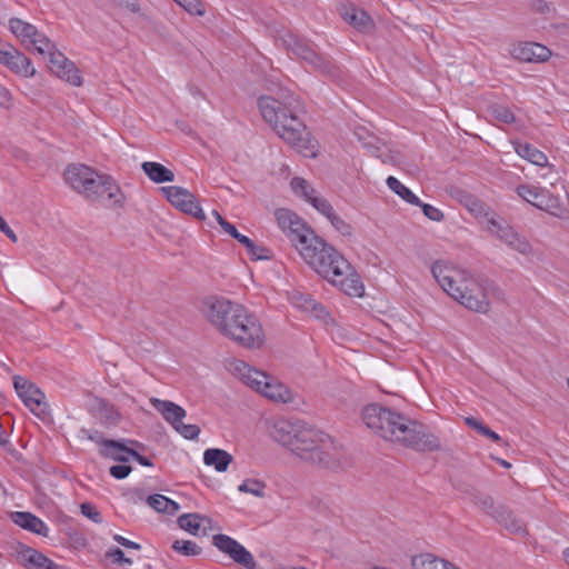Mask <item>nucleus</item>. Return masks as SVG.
Returning <instances> with one entry per match:
<instances>
[{"instance_id": "f257e3e1", "label": "nucleus", "mask_w": 569, "mask_h": 569, "mask_svg": "<svg viewBox=\"0 0 569 569\" xmlns=\"http://www.w3.org/2000/svg\"><path fill=\"white\" fill-rule=\"evenodd\" d=\"M361 419L368 429L386 441L421 453L442 450L440 438L428 426L379 403L367 405Z\"/></svg>"}, {"instance_id": "f03ea898", "label": "nucleus", "mask_w": 569, "mask_h": 569, "mask_svg": "<svg viewBox=\"0 0 569 569\" xmlns=\"http://www.w3.org/2000/svg\"><path fill=\"white\" fill-rule=\"evenodd\" d=\"M273 436L302 460L327 469L340 466V456L330 452V449H333L331 438L300 420L278 421Z\"/></svg>"}, {"instance_id": "7ed1b4c3", "label": "nucleus", "mask_w": 569, "mask_h": 569, "mask_svg": "<svg viewBox=\"0 0 569 569\" xmlns=\"http://www.w3.org/2000/svg\"><path fill=\"white\" fill-rule=\"evenodd\" d=\"M262 118L277 134L305 157H316L318 143L312 140L303 121L283 102L262 96L258 100Z\"/></svg>"}, {"instance_id": "20e7f679", "label": "nucleus", "mask_w": 569, "mask_h": 569, "mask_svg": "<svg viewBox=\"0 0 569 569\" xmlns=\"http://www.w3.org/2000/svg\"><path fill=\"white\" fill-rule=\"evenodd\" d=\"M431 273L442 290L465 308L487 313L490 302L481 283L475 278L467 277L449 261L437 260L431 266Z\"/></svg>"}, {"instance_id": "39448f33", "label": "nucleus", "mask_w": 569, "mask_h": 569, "mask_svg": "<svg viewBox=\"0 0 569 569\" xmlns=\"http://www.w3.org/2000/svg\"><path fill=\"white\" fill-rule=\"evenodd\" d=\"M299 253L317 273L327 280L332 276H341L350 268L349 261L340 252L316 234L312 241L301 247Z\"/></svg>"}, {"instance_id": "423d86ee", "label": "nucleus", "mask_w": 569, "mask_h": 569, "mask_svg": "<svg viewBox=\"0 0 569 569\" xmlns=\"http://www.w3.org/2000/svg\"><path fill=\"white\" fill-rule=\"evenodd\" d=\"M230 371L251 389L270 400L281 403H287L292 400V393L288 387L274 381L267 373L251 368L242 360L232 361L230 363Z\"/></svg>"}, {"instance_id": "0eeeda50", "label": "nucleus", "mask_w": 569, "mask_h": 569, "mask_svg": "<svg viewBox=\"0 0 569 569\" xmlns=\"http://www.w3.org/2000/svg\"><path fill=\"white\" fill-rule=\"evenodd\" d=\"M244 310L243 306L218 296L206 298L202 307L207 320L224 337L232 330Z\"/></svg>"}, {"instance_id": "6e6552de", "label": "nucleus", "mask_w": 569, "mask_h": 569, "mask_svg": "<svg viewBox=\"0 0 569 569\" xmlns=\"http://www.w3.org/2000/svg\"><path fill=\"white\" fill-rule=\"evenodd\" d=\"M64 182L90 202L110 206L120 203L123 199L116 180H64Z\"/></svg>"}, {"instance_id": "1a4fd4ad", "label": "nucleus", "mask_w": 569, "mask_h": 569, "mask_svg": "<svg viewBox=\"0 0 569 569\" xmlns=\"http://www.w3.org/2000/svg\"><path fill=\"white\" fill-rule=\"evenodd\" d=\"M292 192L309 202L315 209L323 214L332 224V227L342 236H351L352 227L338 216L332 206L321 198L317 190L309 183V180H291Z\"/></svg>"}, {"instance_id": "9d476101", "label": "nucleus", "mask_w": 569, "mask_h": 569, "mask_svg": "<svg viewBox=\"0 0 569 569\" xmlns=\"http://www.w3.org/2000/svg\"><path fill=\"white\" fill-rule=\"evenodd\" d=\"M278 227L287 236L292 246L300 251L301 247L312 241L313 230L292 210L279 208L274 211Z\"/></svg>"}, {"instance_id": "9b49d317", "label": "nucleus", "mask_w": 569, "mask_h": 569, "mask_svg": "<svg viewBox=\"0 0 569 569\" xmlns=\"http://www.w3.org/2000/svg\"><path fill=\"white\" fill-rule=\"evenodd\" d=\"M226 337L248 349L260 348L264 342L262 325L257 316L247 309Z\"/></svg>"}, {"instance_id": "f8f14e48", "label": "nucleus", "mask_w": 569, "mask_h": 569, "mask_svg": "<svg viewBox=\"0 0 569 569\" xmlns=\"http://www.w3.org/2000/svg\"><path fill=\"white\" fill-rule=\"evenodd\" d=\"M353 136L369 154L380 159L382 163L400 166L402 160L400 152L392 150L387 142L377 137L367 127L360 124L356 126Z\"/></svg>"}, {"instance_id": "ddd939ff", "label": "nucleus", "mask_w": 569, "mask_h": 569, "mask_svg": "<svg viewBox=\"0 0 569 569\" xmlns=\"http://www.w3.org/2000/svg\"><path fill=\"white\" fill-rule=\"evenodd\" d=\"M9 30L26 48L33 47L37 52L44 54L46 51L54 49V43L38 29L19 18L9 19Z\"/></svg>"}, {"instance_id": "4468645a", "label": "nucleus", "mask_w": 569, "mask_h": 569, "mask_svg": "<svg viewBox=\"0 0 569 569\" xmlns=\"http://www.w3.org/2000/svg\"><path fill=\"white\" fill-rule=\"evenodd\" d=\"M158 191L179 211L190 214L200 221L206 219V214L199 201L188 189L178 186H168L158 188Z\"/></svg>"}, {"instance_id": "2eb2a0df", "label": "nucleus", "mask_w": 569, "mask_h": 569, "mask_svg": "<svg viewBox=\"0 0 569 569\" xmlns=\"http://www.w3.org/2000/svg\"><path fill=\"white\" fill-rule=\"evenodd\" d=\"M13 386L17 395L31 412L39 417L48 413L46 396L38 386L22 376L13 377Z\"/></svg>"}, {"instance_id": "dca6fc26", "label": "nucleus", "mask_w": 569, "mask_h": 569, "mask_svg": "<svg viewBox=\"0 0 569 569\" xmlns=\"http://www.w3.org/2000/svg\"><path fill=\"white\" fill-rule=\"evenodd\" d=\"M212 545L244 569H256L257 562L252 553L232 537L217 533L212 537Z\"/></svg>"}, {"instance_id": "f3484780", "label": "nucleus", "mask_w": 569, "mask_h": 569, "mask_svg": "<svg viewBox=\"0 0 569 569\" xmlns=\"http://www.w3.org/2000/svg\"><path fill=\"white\" fill-rule=\"evenodd\" d=\"M0 63L6 66L13 73L26 78L36 74V69L32 67L31 60L10 43L0 42Z\"/></svg>"}, {"instance_id": "a211bd4d", "label": "nucleus", "mask_w": 569, "mask_h": 569, "mask_svg": "<svg viewBox=\"0 0 569 569\" xmlns=\"http://www.w3.org/2000/svg\"><path fill=\"white\" fill-rule=\"evenodd\" d=\"M450 194L477 219L485 218L488 222L496 214L481 199L465 189L451 187Z\"/></svg>"}, {"instance_id": "6ab92c4d", "label": "nucleus", "mask_w": 569, "mask_h": 569, "mask_svg": "<svg viewBox=\"0 0 569 569\" xmlns=\"http://www.w3.org/2000/svg\"><path fill=\"white\" fill-rule=\"evenodd\" d=\"M328 281L335 286H339L349 297H362L365 292L361 278L355 272L351 264L347 272H343L341 276H332Z\"/></svg>"}, {"instance_id": "aec40b11", "label": "nucleus", "mask_w": 569, "mask_h": 569, "mask_svg": "<svg viewBox=\"0 0 569 569\" xmlns=\"http://www.w3.org/2000/svg\"><path fill=\"white\" fill-rule=\"evenodd\" d=\"M150 405L163 417V419L174 429L187 416L186 410L170 401L159 398H150Z\"/></svg>"}, {"instance_id": "412c9836", "label": "nucleus", "mask_w": 569, "mask_h": 569, "mask_svg": "<svg viewBox=\"0 0 569 569\" xmlns=\"http://www.w3.org/2000/svg\"><path fill=\"white\" fill-rule=\"evenodd\" d=\"M126 443H130L136 447H142V443L137 440H109L106 442V448L99 449V453L104 458L126 463L129 461V451L131 450V448L127 447Z\"/></svg>"}, {"instance_id": "4be33fe9", "label": "nucleus", "mask_w": 569, "mask_h": 569, "mask_svg": "<svg viewBox=\"0 0 569 569\" xmlns=\"http://www.w3.org/2000/svg\"><path fill=\"white\" fill-rule=\"evenodd\" d=\"M11 519L17 526L21 527L22 529H26L39 536H48V526L40 518H38L31 512L16 511L11 515Z\"/></svg>"}, {"instance_id": "5701e85b", "label": "nucleus", "mask_w": 569, "mask_h": 569, "mask_svg": "<svg viewBox=\"0 0 569 569\" xmlns=\"http://www.w3.org/2000/svg\"><path fill=\"white\" fill-rule=\"evenodd\" d=\"M341 16L346 22L361 32H368L375 28L372 18L362 9L351 7L349 9H345V11L341 12Z\"/></svg>"}, {"instance_id": "b1692460", "label": "nucleus", "mask_w": 569, "mask_h": 569, "mask_svg": "<svg viewBox=\"0 0 569 569\" xmlns=\"http://www.w3.org/2000/svg\"><path fill=\"white\" fill-rule=\"evenodd\" d=\"M232 460V455L223 449L209 448L203 452L204 465L213 467L218 472L227 471Z\"/></svg>"}, {"instance_id": "393cba45", "label": "nucleus", "mask_w": 569, "mask_h": 569, "mask_svg": "<svg viewBox=\"0 0 569 569\" xmlns=\"http://www.w3.org/2000/svg\"><path fill=\"white\" fill-rule=\"evenodd\" d=\"M487 231L507 246H509V243L518 234V232H516L513 228L506 222L505 219H498L496 214L489 218L487 223Z\"/></svg>"}, {"instance_id": "a878e982", "label": "nucleus", "mask_w": 569, "mask_h": 569, "mask_svg": "<svg viewBox=\"0 0 569 569\" xmlns=\"http://www.w3.org/2000/svg\"><path fill=\"white\" fill-rule=\"evenodd\" d=\"M487 231L507 246H509V243L518 234V232H516L513 228L506 222L505 219H498L496 214L489 218L487 223Z\"/></svg>"}, {"instance_id": "bb28decb", "label": "nucleus", "mask_w": 569, "mask_h": 569, "mask_svg": "<svg viewBox=\"0 0 569 569\" xmlns=\"http://www.w3.org/2000/svg\"><path fill=\"white\" fill-rule=\"evenodd\" d=\"M487 231L507 246H509V243L518 234V232H516L513 228L506 222L505 219H498L496 214L489 218L487 223Z\"/></svg>"}, {"instance_id": "cd10ccee", "label": "nucleus", "mask_w": 569, "mask_h": 569, "mask_svg": "<svg viewBox=\"0 0 569 569\" xmlns=\"http://www.w3.org/2000/svg\"><path fill=\"white\" fill-rule=\"evenodd\" d=\"M499 525L505 527L508 531L523 536L527 533V528L525 522L517 518L511 510H509L506 506L499 509V512L493 518Z\"/></svg>"}, {"instance_id": "c85d7f7f", "label": "nucleus", "mask_w": 569, "mask_h": 569, "mask_svg": "<svg viewBox=\"0 0 569 569\" xmlns=\"http://www.w3.org/2000/svg\"><path fill=\"white\" fill-rule=\"evenodd\" d=\"M96 411L100 422L107 427L118 425L121 419L117 407L102 398L96 399Z\"/></svg>"}, {"instance_id": "c756f323", "label": "nucleus", "mask_w": 569, "mask_h": 569, "mask_svg": "<svg viewBox=\"0 0 569 569\" xmlns=\"http://www.w3.org/2000/svg\"><path fill=\"white\" fill-rule=\"evenodd\" d=\"M411 566L413 569H458L432 553H420L412 557Z\"/></svg>"}, {"instance_id": "7c9ffc66", "label": "nucleus", "mask_w": 569, "mask_h": 569, "mask_svg": "<svg viewBox=\"0 0 569 569\" xmlns=\"http://www.w3.org/2000/svg\"><path fill=\"white\" fill-rule=\"evenodd\" d=\"M550 50L539 43L529 42L523 47H520L517 53V58L523 61H546L550 57Z\"/></svg>"}, {"instance_id": "2f4dec72", "label": "nucleus", "mask_w": 569, "mask_h": 569, "mask_svg": "<svg viewBox=\"0 0 569 569\" xmlns=\"http://www.w3.org/2000/svg\"><path fill=\"white\" fill-rule=\"evenodd\" d=\"M470 500L477 508L491 518H495L499 509L503 507V505L496 503L490 495L479 490H475L470 493Z\"/></svg>"}, {"instance_id": "473e14b6", "label": "nucleus", "mask_w": 569, "mask_h": 569, "mask_svg": "<svg viewBox=\"0 0 569 569\" xmlns=\"http://www.w3.org/2000/svg\"><path fill=\"white\" fill-rule=\"evenodd\" d=\"M315 71L330 78V79H339L341 76L340 68L329 58L317 53L316 58L312 59V62L309 64Z\"/></svg>"}, {"instance_id": "72a5a7b5", "label": "nucleus", "mask_w": 569, "mask_h": 569, "mask_svg": "<svg viewBox=\"0 0 569 569\" xmlns=\"http://www.w3.org/2000/svg\"><path fill=\"white\" fill-rule=\"evenodd\" d=\"M516 152L523 159L528 160L530 163L542 167L547 163L546 154L527 142H518L516 143Z\"/></svg>"}, {"instance_id": "f704fd0d", "label": "nucleus", "mask_w": 569, "mask_h": 569, "mask_svg": "<svg viewBox=\"0 0 569 569\" xmlns=\"http://www.w3.org/2000/svg\"><path fill=\"white\" fill-rule=\"evenodd\" d=\"M23 560L37 569H58L59 566L46 557L43 553L32 548H27L22 553Z\"/></svg>"}, {"instance_id": "c9c22d12", "label": "nucleus", "mask_w": 569, "mask_h": 569, "mask_svg": "<svg viewBox=\"0 0 569 569\" xmlns=\"http://www.w3.org/2000/svg\"><path fill=\"white\" fill-rule=\"evenodd\" d=\"M147 502L156 511L164 512L171 516L174 515L180 508L178 502L160 493L150 495L147 498Z\"/></svg>"}, {"instance_id": "e433bc0d", "label": "nucleus", "mask_w": 569, "mask_h": 569, "mask_svg": "<svg viewBox=\"0 0 569 569\" xmlns=\"http://www.w3.org/2000/svg\"><path fill=\"white\" fill-rule=\"evenodd\" d=\"M93 176L97 178H111L107 173H98L93 168L83 163H71L63 172V178H93Z\"/></svg>"}, {"instance_id": "4c0bfd02", "label": "nucleus", "mask_w": 569, "mask_h": 569, "mask_svg": "<svg viewBox=\"0 0 569 569\" xmlns=\"http://www.w3.org/2000/svg\"><path fill=\"white\" fill-rule=\"evenodd\" d=\"M202 521L209 522L210 520L199 513H183L178 518L179 527L193 536L198 535Z\"/></svg>"}, {"instance_id": "58836bf2", "label": "nucleus", "mask_w": 569, "mask_h": 569, "mask_svg": "<svg viewBox=\"0 0 569 569\" xmlns=\"http://www.w3.org/2000/svg\"><path fill=\"white\" fill-rule=\"evenodd\" d=\"M288 46L290 47L291 51L307 64H310L312 62V59L316 58V54L318 53L307 42H303L302 40H298L296 38H292L288 42Z\"/></svg>"}, {"instance_id": "ea45409f", "label": "nucleus", "mask_w": 569, "mask_h": 569, "mask_svg": "<svg viewBox=\"0 0 569 569\" xmlns=\"http://www.w3.org/2000/svg\"><path fill=\"white\" fill-rule=\"evenodd\" d=\"M542 210L559 219L569 218V210L562 204L558 197L551 194L550 192L547 196Z\"/></svg>"}, {"instance_id": "a19ab883", "label": "nucleus", "mask_w": 569, "mask_h": 569, "mask_svg": "<svg viewBox=\"0 0 569 569\" xmlns=\"http://www.w3.org/2000/svg\"><path fill=\"white\" fill-rule=\"evenodd\" d=\"M56 76L62 80H66L72 86L79 87L82 84V79L79 73V70L77 69L74 63L69 59L66 61V64L62 66V68L59 69V71H57Z\"/></svg>"}, {"instance_id": "79ce46f5", "label": "nucleus", "mask_w": 569, "mask_h": 569, "mask_svg": "<svg viewBox=\"0 0 569 569\" xmlns=\"http://www.w3.org/2000/svg\"><path fill=\"white\" fill-rule=\"evenodd\" d=\"M388 187L410 204H420V199L401 180H386Z\"/></svg>"}, {"instance_id": "37998d69", "label": "nucleus", "mask_w": 569, "mask_h": 569, "mask_svg": "<svg viewBox=\"0 0 569 569\" xmlns=\"http://www.w3.org/2000/svg\"><path fill=\"white\" fill-rule=\"evenodd\" d=\"M141 168L148 178H174V172L159 162L146 161Z\"/></svg>"}, {"instance_id": "c03bdc74", "label": "nucleus", "mask_w": 569, "mask_h": 569, "mask_svg": "<svg viewBox=\"0 0 569 569\" xmlns=\"http://www.w3.org/2000/svg\"><path fill=\"white\" fill-rule=\"evenodd\" d=\"M488 113L497 121H500L506 124H511L516 121V117L512 111L499 103H493L488 107Z\"/></svg>"}, {"instance_id": "a18cd8bd", "label": "nucleus", "mask_w": 569, "mask_h": 569, "mask_svg": "<svg viewBox=\"0 0 569 569\" xmlns=\"http://www.w3.org/2000/svg\"><path fill=\"white\" fill-rule=\"evenodd\" d=\"M171 548L176 552L187 557L199 556L202 551L201 547L191 540H174Z\"/></svg>"}, {"instance_id": "49530a36", "label": "nucleus", "mask_w": 569, "mask_h": 569, "mask_svg": "<svg viewBox=\"0 0 569 569\" xmlns=\"http://www.w3.org/2000/svg\"><path fill=\"white\" fill-rule=\"evenodd\" d=\"M465 421L470 428L475 429L478 433L482 435L483 437H487L496 442H500L502 440L501 437L496 431L491 430L488 426L479 421L477 418L467 417Z\"/></svg>"}, {"instance_id": "de8ad7c7", "label": "nucleus", "mask_w": 569, "mask_h": 569, "mask_svg": "<svg viewBox=\"0 0 569 569\" xmlns=\"http://www.w3.org/2000/svg\"><path fill=\"white\" fill-rule=\"evenodd\" d=\"M266 483L259 479H246L239 485L238 490L244 493H251L256 497L264 496Z\"/></svg>"}, {"instance_id": "09e8293b", "label": "nucleus", "mask_w": 569, "mask_h": 569, "mask_svg": "<svg viewBox=\"0 0 569 569\" xmlns=\"http://www.w3.org/2000/svg\"><path fill=\"white\" fill-rule=\"evenodd\" d=\"M247 242L248 243H244L243 246L246 247L247 253L252 260H269L272 258L270 249L256 244L250 238Z\"/></svg>"}, {"instance_id": "8fccbe9b", "label": "nucleus", "mask_w": 569, "mask_h": 569, "mask_svg": "<svg viewBox=\"0 0 569 569\" xmlns=\"http://www.w3.org/2000/svg\"><path fill=\"white\" fill-rule=\"evenodd\" d=\"M520 190H522L523 194H526V191L535 193V198L530 203L542 210L547 196L549 194L548 190L529 184H520Z\"/></svg>"}, {"instance_id": "3c124183", "label": "nucleus", "mask_w": 569, "mask_h": 569, "mask_svg": "<svg viewBox=\"0 0 569 569\" xmlns=\"http://www.w3.org/2000/svg\"><path fill=\"white\" fill-rule=\"evenodd\" d=\"M291 301L295 307L308 312L312 306L315 299L309 293L295 292L291 296Z\"/></svg>"}, {"instance_id": "603ef678", "label": "nucleus", "mask_w": 569, "mask_h": 569, "mask_svg": "<svg viewBox=\"0 0 569 569\" xmlns=\"http://www.w3.org/2000/svg\"><path fill=\"white\" fill-rule=\"evenodd\" d=\"M46 53L49 56L50 70L56 74L66 64L68 58L62 52L57 51L56 48L46 51Z\"/></svg>"}, {"instance_id": "864d4df0", "label": "nucleus", "mask_w": 569, "mask_h": 569, "mask_svg": "<svg viewBox=\"0 0 569 569\" xmlns=\"http://www.w3.org/2000/svg\"><path fill=\"white\" fill-rule=\"evenodd\" d=\"M174 430L181 435L184 439L193 440L197 439L200 433V427L197 425H186L181 421Z\"/></svg>"}, {"instance_id": "5fc2aeb1", "label": "nucleus", "mask_w": 569, "mask_h": 569, "mask_svg": "<svg viewBox=\"0 0 569 569\" xmlns=\"http://www.w3.org/2000/svg\"><path fill=\"white\" fill-rule=\"evenodd\" d=\"M508 247L525 256L531 253L532 251L530 242L519 233L516 236V238H513Z\"/></svg>"}, {"instance_id": "6e6d98bb", "label": "nucleus", "mask_w": 569, "mask_h": 569, "mask_svg": "<svg viewBox=\"0 0 569 569\" xmlns=\"http://www.w3.org/2000/svg\"><path fill=\"white\" fill-rule=\"evenodd\" d=\"M417 206L422 209L423 214L431 221L440 222L445 219L443 212L429 203L420 200V204Z\"/></svg>"}, {"instance_id": "4d7b16f0", "label": "nucleus", "mask_w": 569, "mask_h": 569, "mask_svg": "<svg viewBox=\"0 0 569 569\" xmlns=\"http://www.w3.org/2000/svg\"><path fill=\"white\" fill-rule=\"evenodd\" d=\"M181 7H183L189 13L196 16L204 14V6L200 0H174Z\"/></svg>"}, {"instance_id": "13d9d810", "label": "nucleus", "mask_w": 569, "mask_h": 569, "mask_svg": "<svg viewBox=\"0 0 569 569\" xmlns=\"http://www.w3.org/2000/svg\"><path fill=\"white\" fill-rule=\"evenodd\" d=\"M80 509H81V513L84 517H87L88 519H90L91 521H93L94 523H101L102 522L101 513L98 511L96 506L92 505L91 502H83V503H81Z\"/></svg>"}, {"instance_id": "bf43d9fd", "label": "nucleus", "mask_w": 569, "mask_h": 569, "mask_svg": "<svg viewBox=\"0 0 569 569\" xmlns=\"http://www.w3.org/2000/svg\"><path fill=\"white\" fill-rule=\"evenodd\" d=\"M80 432L90 441L97 443L100 446V448H106V442H108L110 439H106L103 437V433L98 430H91L82 428Z\"/></svg>"}, {"instance_id": "052dcab7", "label": "nucleus", "mask_w": 569, "mask_h": 569, "mask_svg": "<svg viewBox=\"0 0 569 569\" xmlns=\"http://www.w3.org/2000/svg\"><path fill=\"white\" fill-rule=\"evenodd\" d=\"M106 557L111 559L116 563H126V565H129V566L132 565V559L127 558L124 556V552L120 548H118V547L109 549L106 552Z\"/></svg>"}, {"instance_id": "680f3d73", "label": "nucleus", "mask_w": 569, "mask_h": 569, "mask_svg": "<svg viewBox=\"0 0 569 569\" xmlns=\"http://www.w3.org/2000/svg\"><path fill=\"white\" fill-rule=\"evenodd\" d=\"M222 230H223L226 233H228L230 237H232L233 239H236L238 242H240L242 246H243L244 243H248L247 241H248L249 237H247V236H244V234L240 233V232L237 230L236 226H234V224H232V223H230L229 221H223V223H222Z\"/></svg>"}, {"instance_id": "e2e57ef3", "label": "nucleus", "mask_w": 569, "mask_h": 569, "mask_svg": "<svg viewBox=\"0 0 569 569\" xmlns=\"http://www.w3.org/2000/svg\"><path fill=\"white\" fill-rule=\"evenodd\" d=\"M308 312L323 322H328V320L330 319V315L327 311L326 307L320 302H317L316 300L313 301Z\"/></svg>"}, {"instance_id": "0e129e2a", "label": "nucleus", "mask_w": 569, "mask_h": 569, "mask_svg": "<svg viewBox=\"0 0 569 569\" xmlns=\"http://www.w3.org/2000/svg\"><path fill=\"white\" fill-rule=\"evenodd\" d=\"M132 471V467L129 465H114L110 467L109 473L114 479L121 480L127 478Z\"/></svg>"}, {"instance_id": "69168bd1", "label": "nucleus", "mask_w": 569, "mask_h": 569, "mask_svg": "<svg viewBox=\"0 0 569 569\" xmlns=\"http://www.w3.org/2000/svg\"><path fill=\"white\" fill-rule=\"evenodd\" d=\"M129 456L133 458L139 465L143 467H152L153 462L146 456L140 455L137 450L132 449L129 451Z\"/></svg>"}, {"instance_id": "338daca9", "label": "nucleus", "mask_w": 569, "mask_h": 569, "mask_svg": "<svg viewBox=\"0 0 569 569\" xmlns=\"http://www.w3.org/2000/svg\"><path fill=\"white\" fill-rule=\"evenodd\" d=\"M113 540L123 546L124 548H129V549H134V550H140L141 549V546L134 541H131L120 535H114L113 536Z\"/></svg>"}, {"instance_id": "774afa93", "label": "nucleus", "mask_w": 569, "mask_h": 569, "mask_svg": "<svg viewBox=\"0 0 569 569\" xmlns=\"http://www.w3.org/2000/svg\"><path fill=\"white\" fill-rule=\"evenodd\" d=\"M0 231L3 232L12 242L18 241V237L14 231L9 227L6 220L0 216Z\"/></svg>"}]
</instances>
